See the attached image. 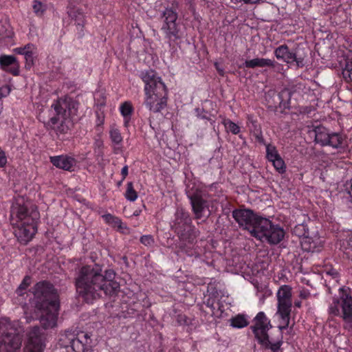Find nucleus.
<instances>
[{
  "label": "nucleus",
  "instance_id": "f257e3e1",
  "mask_svg": "<svg viewBox=\"0 0 352 352\" xmlns=\"http://www.w3.org/2000/svg\"><path fill=\"white\" fill-rule=\"evenodd\" d=\"M115 272L111 270L102 274V267L98 265H85L78 272L75 285L78 294L85 302L90 303L105 295H112L118 291L120 285L114 281Z\"/></svg>",
  "mask_w": 352,
  "mask_h": 352
},
{
  "label": "nucleus",
  "instance_id": "09e8293b",
  "mask_svg": "<svg viewBox=\"0 0 352 352\" xmlns=\"http://www.w3.org/2000/svg\"><path fill=\"white\" fill-rule=\"evenodd\" d=\"M232 3H241V2H243V0H230Z\"/></svg>",
  "mask_w": 352,
  "mask_h": 352
},
{
  "label": "nucleus",
  "instance_id": "de8ad7c7",
  "mask_svg": "<svg viewBox=\"0 0 352 352\" xmlns=\"http://www.w3.org/2000/svg\"><path fill=\"white\" fill-rule=\"evenodd\" d=\"M201 111V110H200L199 109H196V111H197V116H198L199 118H201V119H208V117H207L206 115H201V114H199V111Z\"/></svg>",
  "mask_w": 352,
  "mask_h": 352
},
{
  "label": "nucleus",
  "instance_id": "8fccbe9b",
  "mask_svg": "<svg viewBox=\"0 0 352 352\" xmlns=\"http://www.w3.org/2000/svg\"><path fill=\"white\" fill-rule=\"evenodd\" d=\"M140 213V210H135L134 212H133V215L134 216H138Z\"/></svg>",
  "mask_w": 352,
  "mask_h": 352
},
{
  "label": "nucleus",
  "instance_id": "72a5a7b5",
  "mask_svg": "<svg viewBox=\"0 0 352 352\" xmlns=\"http://www.w3.org/2000/svg\"><path fill=\"white\" fill-rule=\"evenodd\" d=\"M30 283H31L30 277L25 276L16 291L17 294L19 296L23 295L24 292L26 290V289L30 285Z\"/></svg>",
  "mask_w": 352,
  "mask_h": 352
},
{
  "label": "nucleus",
  "instance_id": "e433bc0d",
  "mask_svg": "<svg viewBox=\"0 0 352 352\" xmlns=\"http://www.w3.org/2000/svg\"><path fill=\"white\" fill-rule=\"evenodd\" d=\"M32 7L34 12L37 15H42L46 9L45 5L37 0L34 1Z\"/></svg>",
  "mask_w": 352,
  "mask_h": 352
},
{
  "label": "nucleus",
  "instance_id": "a18cd8bd",
  "mask_svg": "<svg viewBox=\"0 0 352 352\" xmlns=\"http://www.w3.org/2000/svg\"><path fill=\"white\" fill-rule=\"evenodd\" d=\"M327 274H329V275L332 276V277L333 278H336L338 277V272L336 270H331L330 271H328L327 272Z\"/></svg>",
  "mask_w": 352,
  "mask_h": 352
},
{
  "label": "nucleus",
  "instance_id": "aec40b11",
  "mask_svg": "<svg viewBox=\"0 0 352 352\" xmlns=\"http://www.w3.org/2000/svg\"><path fill=\"white\" fill-rule=\"evenodd\" d=\"M244 67L247 68H256V67H274L275 61L270 58H255L251 60H247L243 63Z\"/></svg>",
  "mask_w": 352,
  "mask_h": 352
},
{
  "label": "nucleus",
  "instance_id": "f03ea898",
  "mask_svg": "<svg viewBox=\"0 0 352 352\" xmlns=\"http://www.w3.org/2000/svg\"><path fill=\"white\" fill-rule=\"evenodd\" d=\"M35 309L39 315V321L45 329L56 327L59 300L53 285L47 281L37 283L32 288Z\"/></svg>",
  "mask_w": 352,
  "mask_h": 352
},
{
  "label": "nucleus",
  "instance_id": "2eb2a0df",
  "mask_svg": "<svg viewBox=\"0 0 352 352\" xmlns=\"http://www.w3.org/2000/svg\"><path fill=\"white\" fill-rule=\"evenodd\" d=\"M186 195L190 201L195 217L201 219L207 210L209 211L208 201L203 198L201 191L197 188L187 190Z\"/></svg>",
  "mask_w": 352,
  "mask_h": 352
},
{
  "label": "nucleus",
  "instance_id": "ddd939ff",
  "mask_svg": "<svg viewBox=\"0 0 352 352\" xmlns=\"http://www.w3.org/2000/svg\"><path fill=\"white\" fill-rule=\"evenodd\" d=\"M232 217L239 223V226L250 232L252 236L257 230L261 218L251 210L236 209L232 212Z\"/></svg>",
  "mask_w": 352,
  "mask_h": 352
},
{
  "label": "nucleus",
  "instance_id": "3c124183",
  "mask_svg": "<svg viewBox=\"0 0 352 352\" xmlns=\"http://www.w3.org/2000/svg\"><path fill=\"white\" fill-rule=\"evenodd\" d=\"M295 306L297 307H300L301 302H295Z\"/></svg>",
  "mask_w": 352,
  "mask_h": 352
},
{
  "label": "nucleus",
  "instance_id": "c9c22d12",
  "mask_svg": "<svg viewBox=\"0 0 352 352\" xmlns=\"http://www.w3.org/2000/svg\"><path fill=\"white\" fill-rule=\"evenodd\" d=\"M13 36V32L12 28L7 25V27L2 25L0 28V37L2 39L11 38Z\"/></svg>",
  "mask_w": 352,
  "mask_h": 352
},
{
  "label": "nucleus",
  "instance_id": "c756f323",
  "mask_svg": "<svg viewBox=\"0 0 352 352\" xmlns=\"http://www.w3.org/2000/svg\"><path fill=\"white\" fill-rule=\"evenodd\" d=\"M222 123L227 131H229L234 135H237L240 133V127L230 119H224Z\"/></svg>",
  "mask_w": 352,
  "mask_h": 352
},
{
  "label": "nucleus",
  "instance_id": "7ed1b4c3",
  "mask_svg": "<svg viewBox=\"0 0 352 352\" xmlns=\"http://www.w3.org/2000/svg\"><path fill=\"white\" fill-rule=\"evenodd\" d=\"M10 217L15 236L21 243L27 244L37 231L39 213L36 207L22 199L16 200L12 206Z\"/></svg>",
  "mask_w": 352,
  "mask_h": 352
},
{
  "label": "nucleus",
  "instance_id": "0eeeda50",
  "mask_svg": "<svg viewBox=\"0 0 352 352\" xmlns=\"http://www.w3.org/2000/svg\"><path fill=\"white\" fill-rule=\"evenodd\" d=\"M272 328L270 320L263 311L258 312L254 319V324L251 329L258 342L265 349H270L272 352H283L282 338L274 342L269 340L268 331Z\"/></svg>",
  "mask_w": 352,
  "mask_h": 352
},
{
  "label": "nucleus",
  "instance_id": "4468645a",
  "mask_svg": "<svg viewBox=\"0 0 352 352\" xmlns=\"http://www.w3.org/2000/svg\"><path fill=\"white\" fill-rule=\"evenodd\" d=\"M45 348V336L38 326L30 329L27 334L24 352H43Z\"/></svg>",
  "mask_w": 352,
  "mask_h": 352
},
{
  "label": "nucleus",
  "instance_id": "20e7f679",
  "mask_svg": "<svg viewBox=\"0 0 352 352\" xmlns=\"http://www.w3.org/2000/svg\"><path fill=\"white\" fill-rule=\"evenodd\" d=\"M140 78L144 82V104L150 112H161L167 106V89L162 78L152 69L143 71Z\"/></svg>",
  "mask_w": 352,
  "mask_h": 352
},
{
  "label": "nucleus",
  "instance_id": "393cba45",
  "mask_svg": "<svg viewBox=\"0 0 352 352\" xmlns=\"http://www.w3.org/2000/svg\"><path fill=\"white\" fill-rule=\"evenodd\" d=\"M69 347L74 352H93L91 349L83 344L78 338H74L71 340Z\"/></svg>",
  "mask_w": 352,
  "mask_h": 352
},
{
  "label": "nucleus",
  "instance_id": "412c9836",
  "mask_svg": "<svg viewBox=\"0 0 352 352\" xmlns=\"http://www.w3.org/2000/svg\"><path fill=\"white\" fill-rule=\"evenodd\" d=\"M13 65L16 67L11 69L10 72L13 75L17 76L19 71L16 58L11 55H2L0 56V66L2 69H6V67Z\"/></svg>",
  "mask_w": 352,
  "mask_h": 352
},
{
  "label": "nucleus",
  "instance_id": "dca6fc26",
  "mask_svg": "<svg viewBox=\"0 0 352 352\" xmlns=\"http://www.w3.org/2000/svg\"><path fill=\"white\" fill-rule=\"evenodd\" d=\"M274 55L278 60H282L287 63L296 62L298 67L304 65V59L301 57L298 58L296 54L289 50L287 45H282L274 50Z\"/></svg>",
  "mask_w": 352,
  "mask_h": 352
},
{
  "label": "nucleus",
  "instance_id": "f8f14e48",
  "mask_svg": "<svg viewBox=\"0 0 352 352\" xmlns=\"http://www.w3.org/2000/svg\"><path fill=\"white\" fill-rule=\"evenodd\" d=\"M285 236L284 230L278 225H274L266 218H261L254 237L266 241L271 244H278Z\"/></svg>",
  "mask_w": 352,
  "mask_h": 352
},
{
  "label": "nucleus",
  "instance_id": "423d86ee",
  "mask_svg": "<svg viewBox=\"0 0 352 352\" xmlns=\"http://www.w3.org/2000/svg\"><path fill=\"white\" fill-rule=\"evenodd\" d=\"M21 332L18 322L0 318V352H19L22 344Z\"/></svg>",
  "mask_w": 352,
  "mask_h": 352
},
{
  "label": "nucleus",
  "instance_id": "a19ab883",
  "mask_svg": "<svg viewBox=\"0 0 352 352\" xmlns=\"http://www.w3.org/2000/svg\"><path fill=\"white\" fill-rule=\"evenodd\" d=\"M8 162L7 156L4 151L0 147V168H3Z\"/></svg>",
  "mask_w": 352,
  "mask_h": 352
},
{
  "label": "nucleus",
  "instance_id": "7c9ffc66",
  "mask_svg": "<svg viewBox=\"0 0 352 352\" xmlns=\"http://www.w3.org/2000/svg\"><path fill=\"white\" fill-rule=\"evenodd\" d=\"M124 196L125 198L130 201H135L138 198V193L135 190L131 182H128L126 184V190Z\"/></svg>",
  "mask_w": 352,
  "mask_h": 352
},
{
  "label": "nucleus",
  "instance_id": "6e6552de",
  "mask_svg": "<svg viewBox=\"0 0 352 352\" xmlns=\"http://www.w3.org/2000/svg\"><path fill=\"white\" fill-rule=\"evenodd\" d=\"M292 288L288 285H281L277 292V311L276 315L279 318L278 328L280 331L286 329L290 322L292 311Z\"/></svg>",
  "mask_w": 352,
  "mask_h": 352
},
{
  "label": "nucleus",
  "instance_id": "c85d7f7f",
  "mask_svg": "<svg viewBox=\"0 0 352 352\" xmlns=\"http://www.w3.org/2000/svg\"><path fill=\"white\" fill-rule=\"evenodd\" d=\"M328 144L333 148H338L341 146L343 139L342 137L337 133H332L329 134Z\"/></svg>",
  "mask_w": 352,
  "mask_h": 352
},
{
  "label": "nucleus",
  "instance_id": "49530a36",
  "mask_svg": "<svg viewBox=\"0 0 352 352\" xmlns=\"http://www.w3.org/2000/svg\"><path fill=\"white\" fill-rule=\"evenodd\" d=\"M261 0H243V3L245 4H254L259 3Z\"/></svg>",
  "mask_w": 352,
  "mask_h": 352
},
{
  "label": "nucleus",
  "instance_id": "6ab92c4d",
  "mask_svg": "<svg viewBox=\"0 0 352 352\" xmlns=\"http://www.w3.org/2000/svg\"><path fill=\"white\" fill-rule=\"evenodd\" d=\"M322 245L323 241L318 234L311 236L309 234L301 241L302 248L306 252H318Z\"/></svg>",
  "mask_w": 352,
  "mask_h": 352
},
{
  "label": "nucleus",
  "instance_id": "473e14b6",
  "mask_svg": "<svg viewBox=\"0 0 352 352\" xmlns=\"http://www.w3.org/2000/svg\"><path fill=\"white\" fill-rule=\"evenodd\" d=\"M279 156L280 155L275 146L270 144L266 145V157L270 162Z\"/></svg>",
  "mask_w": 352,
  "mask_h": 352
},
{
  "label": "nucleus",
  "instance_id": "cd10ccee",
  "mask_svg": "<svg viewBox=\"0 0 352 352\" xmlns=\"http://www.w3.org/2000/svg\"><path fill=\"white\" fill-rule=\"evenodd\" d=\"M232 327L234 328H243L248 324V322L245 316L238 315L230 320Z\"/></svg>",
  "mask_w": 352,
  "mask_h": 352
},
{
  "label": "nucleus",
  "instance_id": "f704fd0d",
  "mask_svg": "<svg viewBox=\"0 0 352 352\" xmlns=\"http://www.w3.org/2000/svg\"><path fill=\"white\" fill-rule=\"evenodd\" d=\"M294 232L298 236H303V238L309 234L307 226L303 223L295 226Z\"/></svg>",
  "mask_w": 352,
  "mask_h": 352
},
{
  "label": "nucleus",
  "instance_id": "79ce46f5",
  "mask_svg": "<svg viewBox=\"0 0 352 352\" xmlns=\"http://www.w3.org/2000/svg\"><path fill=\"white\" fill-rule=\"evenodd\" d=\"M10 92V89L8 86L2 87L0 88V100L8 96Z\"/></svg>",
  "mask_w": 352,
  "mask_h": 352
},
{
  "label": "nucleus",
  "instance_id": "4be33fe9",
  "mask_svg": "<svg viewBox=\"0 0 352 352\" xmlns=\"http://www.w3.org/2000/svg\"><path fill=\"white\" fill-rule=\"evenodd\" d=\"M109 137L112 144H113L114 153H118L122 151L121 144L123 140V138L120 130L112 126L109 131Z\"/></svg>",
  "mask_w": 352,
  "mask_h": 352
},
{
  "label": "nucleus",
  "instance_id": "b1692460",
  "mask_svg": "<svg viewBox=\"0 0 352 352\" xmlns=\"http://www.w3.org/2000/svg\"><path fill=\"white\" fill-rule=\"evenodd\" d=\"M330 133L324 127H317L315 130V141L322 146H327Z\"/></svg>",
  "mask_w": 352,
  "mask_h": 352
},
{
  "label": "nucleus",
  "instance_id": "37998d69",
  "mask_svg": "<svg viewBox=\"0 0 352 352\" xmlns=\"http://www.w3.org/2000/svg\"><path fill=\"white\" fill-rule=\"evenodd\" d=\"M129 173V167L127 165L124 166V167L121 170V175L122 176V181L126 177Z\"/></svg>",
  "mask_w": 352,
  "mask_h": 352
},
{
  "label": "nucleus",
  "instance_id": "a211bd4d",
  "mask_svg": "<svg viewBox=\"0 0 352 352\" xmlns=\"http://www.w3.org/2000/svg\"><path fill=\"white\" fill-rule=\"evenodd\" d=\"M50 160L56 168L69 171H72L76 164L74 157L64 155L50 157Z\"/></svg>",
  "mask_w": 352,
  "mask_h": 352
},
{
  "label": "nucleus",
  "instance_id": "a878e982",
  "mask_svg": "<svg viewBox=\"0 0 352 352\" xmlns=\"http://www.w3.org/2000/svg\"><path fill=\"white\" fill-rule=\"evenodd\" d=\"M102 217L107 223L111 226L117 227L120 229L123 228L121 219L110 213L105 214L102 215Z\"/></svg>",
  "mask_w": 352,
  "mask_h": 352
},
{
  "label": "nucleus",
  "instance_id": "9d476101",
  "mask_svg": "<svg viewBox=\"0 0 352 352\" xmlns=\"http://www.w3.org/2000/svg\"><path fill=\"white\" fill-rule=\"evenodd\" d=\"M171 228L183 240L192 241L197 236V230L192 226V220L188 212L183 208L177 209Z\"/></svg>",
  "mask_w": 352,
  "mask_h": 352
},
{
  "label": "nucleus",
  "instance_id": "c03bdc74",
  "mask_svg": "<svg viewBox=\"0 0 352 352\" xmlns=\"http://www.w3.org/2000/svg\"><path fill=\"white\" fill-rule=\"evenodd\" d=\"M215 65V67L217 69V70L218 71L219 74L221 75V76H223L224 75V71H223V69H222L221 67H219V64L217 63H216L214 64Z\"/></svg>",
  "mask_w": 352,
  "mask_h": 352
},
{
  "label": "nucleus",
  "instance_id": "ea45409f",
  "mask_svg": "<svg viewBox=\"0 0 352 352\" xmlns=\"http://www.w3.org/2000/svg\"><path fill=\"white\" fill-rule=\"evenodd\" d=\"M252 125L256 128V122H252ZM256 131L254 133V136H255V138L256 140L261 144H265V141H264V138H263V134H262V131H261V129L258 128V129H255Z\"/></svg>",
  "mask_w": 352,
  "mask_h": 352
},
{
  "label": "nucleus",
  "instance_id": "5701e85b",
  "mask_svg": "<svg viewBox=\"0 0 352 352\" xmlns=\"http://www.w3.org/2000/svg\"><path fill=\"white\" fill-rule=\"evenodd\" d=\"M120 111L123 117L124 126L128 127L133 111L131 103L128 101L123 102L120 107Z\"/></svg>",
  "mask_w": 352,
  "mask_h": 352
},
{
  "label": "nucleus",
  "instance_id": "2f4dec72",
  "mask_svg": "<svg viewBox=\"0 0 352 352\" xmlns=\"http://www.w3.org/2000/svg\"><path fill=\"white\" fill-rule=\"evenodd\" d=\"M270 162L272 163L274 167L279 173H283L285 172L286 166L280 155L271 160Z\"/></svg>",
  "mask_w": 352,
  "mask_h": 352
},
{
  "label": "nucleus",
  "instance_id": "58836bf2",
  "mask_svg": "<svg viewBox=\"0 0 352 352\" xmlns=\"http://www.w3.org/2000/svg\"><path fill=\"white\" fill-rule=\"evenodd\" d=\"M140 241L143 245L148 247L153 246L155 243L154 238L151 234L142 236Z\"/></svg>",
  "mask_w": 352,
  "mask_h": 352
},
{
  "label": "nucleus",
  "instance_id": "39448f33",
  "mask_svg": "<svg viewBox=\"0 0 352 352\" xmlns=\"http://www.w3.org/2000/svg\"><path fill=\"white\" fill-rule=\"evenodd\" d=\"M52 108L56 112V116L47 122V127L54 130L57 135L67 133L69 129L67 118L77 114L78 102L70 97H64L54 102Z\"/></svg>",
  "mask_w": 352,
  "mask_h": 352
},
{
  "label": "nucleus",
  "instance_id": "bb28decb",
  "mask_svg": "<svg viewBox=\"0 0 352 352\" xmlns=\"http://www.w3.org/2000/svg\"><path fill=\"white\" fill-rule=\"evenodd\" d=\"M68 14L72 19L76 21L77 26L82 28L84 25L85 16L79 10H72L68 11Z\"/></svg>",
  "mask_w": 352,
  "mask_h": 352
},
{
  "label": "nucleus",
  "instance_id": "1a4fd4ad",
  "mask_svg": "<svg viewBox=\"0 0 352 352\" xmlns=\"http://www.w3.org/2000/svg\"><path fill=\"white\" fill-rule=\"evenodd\" d=\"M340 301L333 299L329 307V313L333 316H340L351 327L352 322V296L351 289L342 287L339 289Z\"/></svg>",
  "mask_w": 352,
  "mask_h": 352
},
{
  "label": "nucleus",
  "instance_id": "9b49d317",
  "mask_svg": "<svg viewBox=\"0 0 352 352\" xmlns=\"http://www.w3.org/2000/svg\"><path fill=\"white\" fill-rule=\"evenodd\" d=\"M177 17L176 10L172 8H166L161 13V30L170 43L182 37Z\"/></svg>",
  "mask_w": 352,
  "mask_h": 352
},
{
  "label": "nucleus",
  "instance_id": "4c0bfd02",
  "mask_svg": "<svg viewBox=\"0 0 352 352\" xmlns=\"http://www.w3.org/2000/svg\"><path fill=\"white\" fill-rule=\"evenodd\" d=\"M351 75L352 68L351 67L349 64L347 63L346 65V67L342 70V76L346 82H351V81L352 80Z\"/></svg>",
  "mask_w": 352,
  "mask_h": 352
},
{
  "label": "nucleus",
  "instance_id": "f3484780",
  "mask_svg": "<svg viewBox=\"0 0 352 352\" xmlns=\"http://www.w3.org/2000/svg\"><path fill=\"white\" fill-rule=\"evenodd\" d=\"M15 54L23 55L25 60V67L30 69L34 65L37 55V47L32 43L13 49Z\"/></svg>",
  "mask_w": 352,
  "mask_h": 352
}]
</instances>
